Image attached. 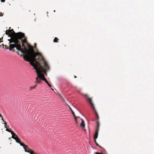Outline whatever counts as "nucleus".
<instances>
[{
	"mask_svg": "<svg viewBox=\"0 0 154 154\" xmlns=\"http://www.w3.org/2000/svg\"><path fill=\"white\" fill-rule=\"evenodd\" d=\"M28 54L26 56L23 55V58L27 61L30 62V64L33 67L36 71L42 69L45 72V69H49V66L47 62L43 57L42 54L39 52L35 53L33 49L26 51Z\"/></svg>",
	"mask_w": 154,
	"mask_h": 154,
	"instance_id": "obj_1",
	"label": "nucleus"
},
{
	"mask_svg": "<svg viewBox=\"0 0 154 154\" xmlns=\"http://www.w3.org/2000/svg\"><path fill=\"white\" fill-rule=\"evenodd\" d=\"M5 32L6 35H8L9 37H11L10 39L8 40L9 41V43L11 44L13 43H14L10 45V48L7 47L6 48L9 49L10 51H14V48H15L17 50H20L21 49L20 48V45H18L20 43V42L18 41V39L25 38L24 34L20 32L15 33L13 29L9 30H7Z\"/></svg>",
	"mask_w": 154,
	"mask_h": 154,
	"instance_id": "obj_2",
	"label": "nucleus"
},
{
	"mask_svg": "<svg viewBox=\"0 0 154 154\" xmlns=\"http://www.w3.org/2000/svg\"><path fill=\"white\" fill-rule=\"evenodd\" d=\"M83 95L85 97V98H86L87 101H88V102L90 103L91 106L93 108V109H94V111H95V115H96V119L97 120V125H98V122L100 124L99 122L98 121L99 119V116L97 114V112L96 111V109L94 107V104H93V103L92 102L91 98H89L88 97V96L87 94H84Z\"/></svg>",
	"mask_w": 154,
	"mask_h": 154,
	"instance_id": "obj_3",
	"label": "nucleus"
},
{
	"mask_svg": "<svg viewBox=\"0 0 154 154\" xmlns=\"http://www.w3.org/2000/svg\"><path fill=\"white\" fill-rule=\"evenodd\" d=\"M46 69L45 68L43 69L44 70H45V72L43 71H42V69L36 71V72L37 76H38V77L39 78V79H40L44 80L47 84H48V82L46 80V79L44 78V75L42 73V72L47 75L46 72L49 70L50 68L46 70Z\"/></svg>",
	"mask_w": 154,
	"mask_h": 154,
	"instance_id": "obj_4",
	"label": "nucleus"
},
{
	"mask_svg": "<svg viewBox=\"0 0 154 154\" xmlns=\"http://www.w3.org/2000/svg\"><path fill=\"white\" fill-rule=\"evenodd\" d=\"M22 39V38H21L20 39H18V41H19L20 42V43L19 44H18V45H20V48L21 49L20 50H18L21 51V53H22V54H24V55L26 56L27 55V54H28L27 52H26V51H29L30 50V49H33V48L32 46H31L29 45L28 46L29 49L27 50L25 46L24 45V44H22V46L24 48L23 49H22L21 48V46L20 45V44H21V41L20 40H21V39Z\"/></svg>",
	"mask_w": 154,
	"mask_h": 154,
	"instance_id": "obj_5",
	"label": "nucleus"
},
{
	"mask_svg": "<svg viewBox=\"0 0 154 154\" xmlns=\"http://www.w3.org/2000/svg\"><path fill=\"white\" fill-rule=\"evenodd\" d=\"M99 124L98 122V125H97V129L95 131V134H94V141L95 143H97L96 139H97V138L98 136V133L99 132Z\"/></svg>",
	"mask_w": 154,
	"mask_h": 154,
	"instance_id": "obj_6",
	"label": "nucleus"
},
{
	"mask_svg": "<svg viewBox=\"0 0 154 154\" xmlns=\"http://www.w3.org/2000/svg\"><path fill=\"white\" fill-rule=\"evenodd\" d=\"M36 81L35 82V83H36V85H37V84L40 83L41 82V79H39L38 77L36 78Z\"/></svg>",
	"mask_w": 154,
	"mask_h": 154,
	"instance_id": "obj_7",
	"label": "nucleus"
},
{
	"mask_svg": "<svg viewBox=\"0 0 154 154\" xmlns=\"http://www.w3.org/2000/svg\"><path fill=\"white\" fill-rule=\"evenodd\" d=\"M24 149L25 150V151L26 152H28V151H29L31 152L33 150L32 149L29 148L28 146L27 148L25 147V148H24Z\"/></svg>",
	"mask_w": 154,
	"mask_h": 154,
	"instance_id": "obj_8",
	"label": "nucleus"
},
{
	"mask_svg": "<svg viewBox=\"0 0 154 154\" xmlns=\"http://www.w3.org/2000/svg\"><path fill=\"white\" fill-rule=\"evenodd\" d=\"M13 138L15 140L16 142L17 143H20V139L17 135V136H15L14 137H13Z\"/></svg>",
	"mask_w": 154,
	"mask_h": 154,
	"instance_id": "obj_9",
	"label": "nucleus"
},
{
	"mask_svg": "<svg viewBox=\"0 0 154 154\" xmlns=\"http://www.w3.org/2000/svg\"><path fill=\"white\" fill-rule=\"evenodd\" d=\"M81 119L82 120V122L80 124V126L82 128H84L85 126L84 122L82 119Z\"/></svg>",
	"mask_w": 154,
	"mask_h": 154,
	"instance_id": "obj_10",
	"label": "nucleus"
},
{
	"mask_svg": "<svg viewBox=\"0 0 154 154\" xmlns=\"http://www.w3.org/2000/svg\"><path fill=\"white\" fill-rule=\"evenodd\" d=\"M11 132V134H12V137L13 138V137H14L15 136H17V135L14 133V132L13 131H11V132Z\"/></svg>",
	"mask_w": 154,
	"mask_h": 154,
	"instance_id": "obj_11",
	"label": "nucleus"
},
{
	"mask_svg": "<svg viewBox=\"0 0 154 154\" xmlns=\"http://www.w3.org/2000/svg\"><path fill=\"white\" fill-rule=\"evenodd\" d=\"M21 43H22V44H24L25 43H27V41L26 39H23L21 40Z\"/></svg>",
	"mask_w": 154,
	"mask_h": 154,
	"instance_id": "obj_12",
	"label": "nucleus"
},
{
	"mask_svg": "<svg viewBox=\"0 0 154 154\" xmlns=\"http://www.w3.org/2000/svg\"><path fill=\"white\" fill-rule=\"evenodd\" d=\"M71 112H72V114L74 116V118L75 119V121L76 123V124H77L78 122H77V119H76V117L75 116V113H74V112L73 111H72Z\"/></svg>",
	"mask_w": 154,
	"mask_h": 154,
	"instance_id": "obj_13",
	"label": "nucleus"
},
{
	"mask_svg": "<svg viewBox=\"0 0 154 154\" xmlns=\"http://www.w3.org/2000/svg\"><path fill=\"white\" fill-rule=\"evenodd\" d=\"M0 117L2 118V121H3V122H4V124H5V128H7V127L6 126V125H7V123H6L3 120V118H2V116L0 114Z\"/></svg>",
	"mask_w": 154,
	"mask_h": 154,
	"instance_id": "obj_14",
	"label": "nucleus"
},
{
	"mask_svg": "<svg viewBox=\"0 0 154 154\" xmlns=\"http://www.w3.org/2000/svg\"><path fill=\"white\" fill-rule=\"evenodd\" d=\"M19 144H20V145L21 146H22L23 147V148H25V147H26V148L27 147V146L26 145H25V144L21 143V142H20V143H19Z\"/></svg>",
	"mask_w": 154,
	"mask_h": 154,
	"instance_id": "obj_15",
	"label": "nucleus"
},
{
	"mask_svg": "<svg viewBox=\"0 0 154 154\" xmlns=\"http://www.w3.org/2000/svg\"><path fill=\"white\" fill-rule=\"evenodd\" d=\"M36 85H35V86H33L30 87L29 90L30 91H31L33 89L35 88H36Z\"/></svg>",
	"mask_w": 154,
	"mask_h": 154,
	"instance_id": "obj_16",
	"label": "nucleus"
},
{
	"mask_svg": "<svg viewBox=\"0 0 154 154\" xmlns=\"http://www.w3.org/2000/svg\"><path fill=\"white\" fill-rule=\"evenodd\" d=\"M59 40V39H58L56 37H55L53 41L54 42H58V41Z\"/></svg>",
	"mask_w": 154,
	"mask_h": 154,
	"instance_id": "obj_17",
	"label": "nucleus"
},
{
	"mask_svg": "<svg viewBox=\"0 0 154 154\" xmlns=\"http://www.w3.org/2000/svg\"><path fill=\"white\" fill-rule=\"evenodd\" d=\"M4 13H0V17H2L3 16Z\"/></svg>",
	"mask_w": 154,
	"mask_h": 154,
	"instance_id": "obj_18",
	"label": "nucleus"
},
{
	"mask_svg": "<svg viewBox=\"0 0 154 154\" xmlns=\"http://www.w3.org/2000/svg\"><path fill=\"white\" fill-rule=\"evenodd\" d=\"M6 131H8L9 132H11V130L9 129H8L7 128L6 129Z\"/></svg>",
	"mask_w": 154,
	"mask_h": 154,
	"instance_id": "obj_19",
	"label": "nucleus"
},
{
	"mask_svg": "<svg viewBox=\"0 0 154 154\" xmlns=\"http://www.w3.org/2000/svg\"><path fill=\"white\" fill-rule=\"evenodd\" d=\"M96 144L97 146H99L100 148H102V147L101 146H100L99 145V144L97 143H96Z\"/></svg>",
	"mask_w": 154,
	"mask_h": 154,
	"instance_id": "obj_20",
	"label": "nucleus"
},
{
	"mask_svg": "<svg viewBox=\"0 0 154 154\" xmlns=\"http://www.w3.org/2000/svg\"><path fill=\"white\" fill-rule=\"evenodd\" d=\"M59 95L62 98V100H63V101L64 102H65V101L63 99V98L61 97V96L60 94H59Z\"/></svg>",
	"mask_w": 154,
	"mask_h": 154,
	"instance_id": "obj_21",
	"label": "nucleus"
},
{
	"mask_svg": "<svg viewBox=\"0 0 154 154\" xmlns=\"http://www.w3.org/2000/svg\"><path fill=\"white\" fill-rule=\"evenodd\" d=\"M48 84V86L50 87H51V85L49 83H48V84Z\"/></svg>",
	"mask_w": 154,
	"mask_h": 154,
	"instance_id": "obj_22",
	"label": "nucleus"
},
{
	"mask_svg": "<svg viewBox=\"0 0 154 154\" xmlns=\"http://www.w3.org/2000/svg\"><path fill=\"white\" fill-rule=\"evenodd\" d=\"M69 109H70V111H71V112L72 111H73V110H72V109L70 108V107H69Z\"/></svg>",
	"mask_w": 154,
	"mask_h": 154,
	"instance_id": "obj_23",
	"label": "nucleus"
},
{
	"mask_svg": "<svg viewBox=\"0 0 154 154\" xmlns=\"http://www.w3.org/2000/svg\"><path fill=\"white\" fill-rule=\"evenodd\" d=\"M34 47L35 48L36 47V43H34Z\"/></svg>",
	"mask_w": 154,
	"mask_h": 154,
	"instance_id": "obj_24",
	"label": "nucleus"
},
{
	"mask_svg": "<svg viewBox=\"0 0 154 154\" xmlns=\"http://www.w3.org/2000/svg\"><path fill=\"white\" fill-rule=\"evenodd\" d=\"M96 154H103L102 153H99V152H96Z\"/></svg>",
	"mask_w": 154,
	"mask_h": 154,
	"instance_id": "obj_25",
	"label": "nucleus"
},
{
	"mask_svg": "<svg viewBox=\"0 0 154 154\" xmlns=\"http://www.w3.org/2000/svg\"><path fill=\"white\" fill-rule=\"evenodd\" d=\"M2 2H4L5 1V0H1Z\"/></svg>",
	"mask_w": 154,
	"mask_h": 154,
	"instance_id": "obj_26",
	"label": "nucleus"
},
{
	"mask_svg": "<svg viewBox=\"0 0 154 154\" xmlns=\"http://www.w3.org/2000/svg\"><path fill=\"white\" fill-rule=\"evenodd\" d=\"M2 39V38H0V41H1V40Z\"/></svg>",
	"mask_w": 154,
	"mask_h": 154,
	"instance_id": "obj_27",
	"label": "nucleus"
},
{
	"mask_svg": "<svg viewBox=\"0 0 154 154\" xmlns=\"http://www.w3.org/2000/svg\"><path fill=\"white\" fill-rule=\"evenodd\" d=\"M74 78H76V76H74Z\"/></svg>",
	"mask_w": 154,
	"mask_h": 154,
	"instance_id": "obj_28",
	"label": "nucleus"
},
{
	"mask_svg": "<svg viewBox=\"0 0 154 154\" xmlns=\"http://www.w3.org/2000/svg\"><path fill=\"white\" fill-rule=\"evenodd\" d=\"M3 42V41L2 40V41H0V42Z\"/></svg>",
	"mask_w": 154,
	"mask_h": 154,
	"instance_id": "obj_29",
	"label": "nucleus"
},
{
	"mask_svg": "<svg viewBox=\"0 0 154 154\" xmlns=\"http://www.w3.org/2000/svg\"><path fill=\"white\" fill-rule=\"evenodd\" d=\"M51 89L52 90H53V89H52V88H51Z\"/></svg>",
	"mask_w": 154,
	"mask_h": 154,
	"instance_id": "obj_30",
	"label": "nucleus"
},
{
	"mask_svg": "<svg viewBox=\"0 0 154 154\" xmlns=\"http://www.w3.org/2000/svg\"><path fill=\"white\" fill-rule=\"evenodd\" d=\"M55 11L54 10V12H55Z\"/></svg>",
	"mask_w": 154,
	"mask_h": 154,
	"instance_id": "obj_31",
	"label": "nucleus"
}]
</instances>
